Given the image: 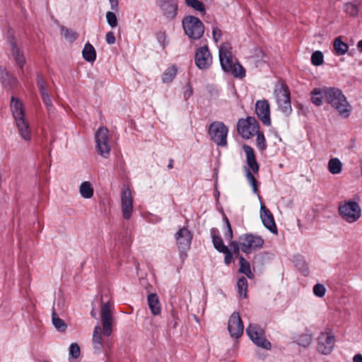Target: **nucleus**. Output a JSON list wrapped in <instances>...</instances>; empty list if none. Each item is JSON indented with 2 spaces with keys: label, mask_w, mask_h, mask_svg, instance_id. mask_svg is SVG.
Returning a JSON list of instances; mask_svg holds the SVG:
<instances>
[{
  "label": "nucleus",
  "mask_w": 362,
  "mask_h": 362,
  "mask_svg": "<svg viewBox=\"0 0 362 362\" xmlns=\"http://www.w3.org/2000/svg\"><path fill=\"white\" fill-rule=\"evenodd\" d=\"M212 56L207 46L198 48L195 52L194 63L201 70L208 69L212 64Z\"/></svg>",
  "instance_id": "14"
},
{
  "label": "nucleus",
  "mask_w": 362,
  "mask_h": 362,
  "mask_svg": "<svg viewBox=\"0 0 362 362\" xmlns=\"http://www.w3.org/2000/svg\"><path fill=\"white\" fill-rule=\"evenodd\" d=\"M274 94L278 108L286 115L292 112L291 94L288 86L283 81L279 82L274 88Z\"/></svg>",
  "instance_id": "3"
},
{
  "label": "nucleus",
  "mask_w": 362,
  "mask_h": 362,
  "mask_svg": "<svg viewBox=\"0 0 362 362\" xmlns=\"http://www.w3.org/2000/svg\"><path fill=\"white\" fill-rule=\"evenodd\" d=\"M162 15L168 21L175 18L177 15L178 6L174 0H156Z\"/></svg>",
  "instance_id": "16"
},
{
  "label": "nucleus",
  "mask_w": 362,
  "mask_h": 362,
  "mask_svg": "<svg viewBox=\"0 0 362 362\" xmlns=\"http://www.w3.org/2000/svg\"><path fill=\"white\" fill-rule=\"evenodd\" d=\"M149 309L153 315H159L161 313V305L156 293H151L147 297Z\"/></svg>",
  "instance_id": "26"
},
{
  "label": "nucleus",
  "mask_w": 362,
  "mask_h": 362,
  "mask_svg": "<svg viewBox=\"0 0 362 362\" xmlns=\"http://www.w3.org/2000/svg\"><path fill=\"white\" fill-rule=\"evenodd\" d=\"M264 244V239L257 235L245 233L240 236V249L247 255L261 249Z\"/></svg>",
  "instance_id": "5"
},
{
  "label": "nucleus",
  "mask_w": 362,
  "mask_h": 362,
  "mask_svg": "<svg viewBox=\"0 0 362 362\" xmlns=\"http://www.w3.org/2000/svg\"><path fill=\"white\" fill-rule=\"evenodd\" d=\"M177 74V68L175 65H172L165 70L162 76V81L164 83L172 82Z\"/></svg>",
  "instance_id": "33"
},
{
  "label": "nucleus",
  "mask_w": 362,
  "mask_h": 362,
  "mask_svg": "<svg viewBox=\"0 0 362 362\" xmlns=\"http://www.w3.org/2000/svg\"><path fill=\"white\" fill-rule=\"evenodd\" d=\"M15 124L22 139L26 142L30 141L32 139V130L26 117L16 119Z\"/></svg>",
  "instance_id": "21"
},
{
  "label": "nucleus",
  "mask_w": 362,
  "mask_h": 362,
  "mask_svg": "<svg viewBox=\"0 0 362 362\" xmlns=\"http://www.w3.org/2000/svg\"><path fill=\"white\" fill-rule=\"evenodd\" d=\"M37 84L45 105L49 108L52 106V102L48 91L46 90L42 76L37 75Z\"/></svg>",
  "instance_id": "27"
},
{
  "label": "nucleus",
  "mask_w": 362,
  "mask_h": 362,
  "mask_svg": "<svg viewBox=\"0 0 362 362\" xmlns=\"http://www.w3.org/2000/svg\"><path fill=\"white\" fill-rule=\"evenodd\" d=\"M185 33L191 40L200 39L204 33V25L203 23L194 16H187L182 21Z\"/></svg>",
  "instance_id": "4"
},
{
  "label": "nucleus",
  "mask_w": 362,
  "mask_h": 362,
  "mask_svg": "<svg viewBox=\"0 0 362 362\" xmlns=\"http://www.w3.org/2000/svg\"><path fill=\"white\" fill-rule=\"evenodd\" d=\"M219 61L224 72L229 71L234 64L232 55V47L229 42L223 43L218 50Z\"/></svg>",
  "instance_id": "15"
},
{
  "label": "nucleus",
  "mask_w": 362,
  "mask_h": 362,
  "mask_svg": "<svg viewBox=\"0 0 362 362\" xmlns=\"http://www.w3.org/2000/svg\"><path fill=\"white\" fill-rule=\"evenodd\" d=\"M223 221L225 222L226 226H227L228 224H230V222H229L228 218H227V216L225 214H223Z\"/></svg>",
  "instance_id": "59"
},
{
  "label": "nucleus",
  "mask_w": 362,
  "mask_h": 362,
  "mask_svg": "<svg viewBox=\"0 0 362 362\" xmlns=\"http://www.w3.org/2000/svg\"><path fill=\"white\" fill-rule=\"evenodd\" d=\"M311 102L316 106H320L323 103L324 88H315L310 92Z\"/></svg>",
  "instance_id": "30"
},
{
  "label": "nucleus",
  "mask_w": 362,
  "mask_h": 362,
  "mask_svg": "<svg viewBox=\"0 0 362 362\" xmlns=\"http://www.w3.org/2000/svg\"><path fill=\"white\" fill-rule=\"evenodd\" d=\"M62 35L64 37V38L69 42H73L78 38V34L66 27L62 26L61 28Z\"/></svg>",
  "instance_id": "41"
},
{
  "label": "nucleus",
  "mask_w": 362,
  "mask_h": 362,
  "mask_svg": "<svg viewBox=\"0 0 362 362\" xmlns=\"http://www.w3.org/2000/svg\"><path fill=\"white\" fill-rule=\"evenodd\" d=\"M0 80L1 81L2 83L4 86H11V82L10 81L11 78H10L8 72L6 70V69H4L1 66H0ZM11 80L13 82L16 81V79L14 78H12Z\"/></svg>",
  "instance_id": "42"
},
{
  "label": "nucleus",
  "mask_w": 362,
  "mask_h": 362,
  "mask_svg": "<svg viewBox=\"0 0 362 362\" xmlns=\"http://www.w3.org/2000/svg\"><path fill=\"white\" fill-rule=\"evenodd\" d=\"M243 148L246 156V163L247 165V167L244 168L245 176L249 183L252 185L254 193L257 194L258 192L257 181L253 175V173H258L259 169V164L256 159L255 151L251 146L244 144Z\"/></svg>",
  "instance_id": "2"
},
{
  "label": "nucleus",
  "mask_w": 362,
  "mask_h": 362,
  "mask_svg": "<svg viewBox=\"0 0 362 362\" xmlns=\"http://www.w3.org/2000/svg\"><path fill=\"white\" fill-rule=\"evenodd\" d=\"M239 272L245 274L250 279L252 278L253 274L251 272L249 262H247L243 257L240 256L239 259Z\"/></svg>",
  "instance_id": "37"
},
{
  "label": "nucleus",
  "mask_w": 362,
  "mask_h": 362,
  "mask_svg": "<svg viewBox=\"0 0 362 362\" xmlns=\"http://www.w3.org/2000/svg\"><path fill=\"white\" fill-rule=\"evenodd\" d=\"M175 237L178 249L181 252V257L185 258L187 257L186 252L190 248L192 234L187 228L182 227L175 233Z\"/></svg>",
  "instance_id": "12"
},
{
  "label": "nucleus",
  "mask_w": 362,
  "mask_h": 362,
  "mask_svg": "<svg viewBox=\"0 0 362 362\" xmlns=\"http://www.w3.org/2000/svg\"><path fill=\"white\" fill-rule=\"evenodd\" d=\"M110 8L115 11H117L119 9V1L118 0H109Z\"/></svg>",
  "instance_id": "55"
},
{
  "label": "nucleus",
  "mask_w": 362,
  "mask_h": 362,
  "mask_svg": "<svg viewBox=\"0 0 362 362\" xmlns=\"http://www.w3.org/2000/svg\"><path fill=\"white\" fill-rule=\"evenodd\" d=\"M112 309L113 304L110 300L101 305V322L103 325V334L106 337H110L112 332Z\"/></svg>",
  "instance_id": "11"
},
{
  "label": "nucleus",
  "mask_w": 362,
  "mask_h": 362,
  "mask_svg": "<svg viewBox=\"0 0 362 362\" xmlns=\"http://www.w3.org/2000/svg\"><path fill=\"white\" fill-rule=\"evenodd\" d=\"M106 19L108 25L111 28H115L117 26V18L115 13L112 11H107L106 13Z\"/></svg>",
  "instance_id": "47"
},
{
  "label": "nucleus",
  "mask_w": 362,
  "mask_h": 362,
  "mask_svg": "<svg viewBox=\"0 0 362 362\" xmlns=\"http://www.w3.org/2000/svg\"><path fill=\"white\" fill-rule=\"evenodd\" d=\"M311 62L315 66H320L324 62V55L321 51H315L311 55Z\"/></svg>",
  "instance_id": "43"
},
{
  "label": "nucleus",
  "mask_w": 362,
  "mask_h": 362,
  "mask_svg": "<svg viewBox=\"0 0 362 362\" xmlns=\"http://www.w3.org/2000/svg\"><path fill=\"white\" fill-rule=\"evenodd\" d=\"M218 233V230L216 228L211 229L213 245L216 250L221 252L228 249V247L224 245L221 237Z\"/></svg>",
  "instance_id": "28"
},
{
  "label": "nucleus",
  "mask_w": 362,
  "mask_h": 362,
  "mask_svg": "<svg viewBox=\"0 0 362 362\" xmlns=\"http://www.w3.org/2000/svg\"><path fill=\"white\" fill-rule=\"evenodd\" d=\"M43 362H49V361H43Z\"/></svg>",
  "instance_id": "63"
},
{
  "label": "nucleus",
  "mask_w": 362,
  "mask_h": 362,
  "mask_svg": "<svg viewBox=\"0 0 362 362\" xmlns=\"http://www.w3.org/2000/svg\"><path fill=\"white\" fill-rule=\"evenodd\" d=\"M333 47L334 53L337 56L345 54L349 49V45L341 40V37L335 38L333 42Z\"/></svg>",
  "instance_id": "29"
},
{
  "label": "nucleus",
  "mask_w": 362,
  "mask_h": 362,
  "mask_svg": "<svg viewBox=\"0 0 362 362\" xmlns=\"http://www.w3.org/2000/svg\"><path fill=\"white\" fill-rule=\"evenodd\" d=\"M173 165H174V160L173 158H170L169 159V162H168V169H172L173 168Z\"/></svg>",
  "instance_id": "58"
},
{
  "label": "nucleus",
  "mask_w": 362,
  "mask_h": 362,
  "mask_svg": "<svg viewBox=\"0 0 362 362\" xmlns=\"http://www.w3.org/2000/svg\"><path fill=\"white\" fill-rule=\"evenodd\" d=\"M9 43L11 46V54L16 61V65L23 69V65L25 62V59L23 52L17 46L13 37L9 39Z\"/></svg>",
  "instance_id": "23"
},
{
  "label": "nucleus",
  "mask_w": 362,
  "mask_h": 362,
  "mask_svg": "<svg viewBox=\"0 0 362 362\" xmlns=\"http://www.w3.org/2000/svg\"><path fill=\"white\" fill-rule=\"evenodd\" d=\"M246 333L257 346L266 350L271 349V343L265 338L264 331L258 325L250 324L246 329Z\"/></svg>",
  "instance_id": "8"
},
{
  "label": "nucleus",
  "mask_w": 362,
  "mask_h": 362,
  "mask_svg": "<svg viewBox=\"0 0 362 362\" xmlns=\"http://www.w3.org/2000/svg\"><path fill=\"white\" fill-rule=\"evenodd\" d=\"M357 47L360 50V52H362V40L358 41L357 44Z\"/></svg>",
  "instance_id": "60"
},
{
  "label": "nucleus",
  "mask_w": 362,
  "mask_h": 362,
  "mask_svg": "<svg viewBox=\"0 0 362 362\" xmlns=\"http://www.w3.org/2000/svg\"><path fill=\"white\" fill-rule=\"evenodd\" d=\"M9 43L11 46V54L16 61V65L23 69V65L25 62V59L23 52L17 46L13 37L9 39Z\"/></svg>",
  "instance_id": "22"
},
{
  "label": "nucleus",
  "mask_w": 362,
  "mask_h": 362,
  "mask_svg": "<svg viewBox=\"0 0 362 362\" xmlns=\"http://www.w3.org/2000/svg\"><path fill=\"white\" fill-rule=\"evenodd\" d=\"M11 111L14 120L25 117L23 103L14 97L11 98Z\"/></svg>",
  "instance_id": "24"
},
{
  "label": "nucleus",
  "mask_w": 362,
  "mask_h": 362,
  "mask_svg": "<svg viewBox=\"0 0 362 362\" xmlns=\"http://www.w3.org/2000/svg\"><path fill=\"white\" fill-rule=\"evenodd\" d=\"M193 93L192 88L190 87L187 91L185 93V97L188 98L190 97Z\"/></svg>",
  "instance_id": "57"
},
{
  "label": "nucleus",
  "mask_w": 362,
  "mask_h": 362,
  "mask_svg": "<svg viewBox=\"0 0 362 362\" xmlns=\"http://www.w3.org/2000/svg\"><path fill=\"white\" fill-rule=\"evenodd\" d=\"M221 253H223L225 255L224 257V262L226 265H229L233 259V255L230 251V250L228 248L225 250L224 251L221 252Z\"/></svg>",
  "instance_id": "51"
},
{
  "label": "nucleus",
  "mask_w": 362,
  "mask_h": 362,
  "mask_svg": "<svg viewBox=\"0 0 362 362\" xmlns=\"http://www.w3.org/2000/svg\"><path fill=\"white\" fill-rule=\"evenodd\" d=\"M228 132V127L222 122H214L209 127V134L211 140L220 146H227Z\"/></svg>",
  "instance_id": "7"
},
{
  "label": "nucleus",
  "mask_w": 362,
  "mask_h": 362,
  "mask_svg": "<svg viewBox=\"0 0 362 362\" xmlns=\"http://www.w3.org/2000/svg\"><path fill=\"white\" fill-rule=\"evenodd\" d=\"M325 287L321 284H317L313 287V293L317 297H323L325 294Z\"/></svg>",
  "instance_id": "48"
},
{
  "label": "nucleus",
  "mask_w": 362,
  "mask_h": 362,
  "mask_svg": "<svg viewBox=\"0 0 362 362\" xmlns=\"http://www.w3.org/2000/svg\"><path fill=\"white\" fill-rule=\"evenodd\" d=\"M83 57L88 62H93L96 59V52L95 48L90 43H86L82 52Z\"/></svg>",
  "instance_id": "32"
},
{
  "label": "nucleus",
  "mask_w": 362,
  "mask_h": 362,
  "mask_svg": "<svg viewBox=\"0 0 362 362\" xmlns=\"http://www.w3.org/2000/svg\"><path fill=\"white\" fill-rule=\"evenodd\" d=\"M52 324L54 327L59 332H64L67 327L66 325L58 315L53 308L52 313Z\"/></svg>",
  "instance_id": "38"
},
{
  "label": "nucleus",
  "mask_w": 362,
  "mask_h": 362,
  "mask_svg": "<svg viewBox=\"0 0 362 362\" xmlns=\"http://www.w3.org/2000/svg\"><path fill=\"white\" fill-rule=\"evenodd\" d=\"M313 337L310 334H303L299 336L297 342L300 346L308 347L312 342Z\"/></svg>",
  "instance_id": "44"
},
{
  "label": "nucleus",
  "mask_w": 362,
  "mask_h": 362,
  "mask_svg": "<svg viewBox=\"0 0 362 362\" xmlns=\"http://www.w3.org/2000/svg\"><path fill=\"white\" fill-rule=\"evenodd\" d=\"M257 141L256 144L259 150L264 151L267 148V142L264 134L259 132L256 134Z\"/></svg>",
  "instance_id": "46"
},
{
  "label": "nucleus",
  "mask_w": 362,
  "mask_h": 362,
  "mask_svg": "<svg viewBox=\"0 0 362 362\" xmlns=\"http://www.w3.org/2000/svg\"><path fill=\"white\" fill-rule=\"evenodd\" d=\"M185 4L187 6L194 8L202 14L206 13L204 4L199 0H185Z\"/></svg>",
  "instance_id": "39"
},
{
  "label": "nucleus",
  "mask_w": 362,
  "mask_h": 362,
  "mask_svg": "<svg viewBox=\"0 0 362 362\" xmlns=\"http://www.w3.org/2000/svg\"><path fill=\"white\" fill-rule=\"evenodd\" d=\"M226 227V232L225 233V238L230 241L233 239V230L230 224H228Z\"/></svg>",
  "instance_id": "54"
},
{
  "label": "nucleus",
  "mask_w": 362,
  "mask_h": 362,
  "mask_svg": "<svg viewBox=\"0 0 362 362\" xmlns=\"http://www.w3.org/2000/svg\"><path fill=\"white\" fill-rule=\"evenodd\" d=\"M229 69L226 73L231 74L234 78L242 79L245 76V69L238 61L235 62L234 64Z\"/></svg>",
  "instance_id": "31"
},
{
  "label": "nucleus",
  "mask_w": 362,
  "mask_h": 362,
  "mask_svg": "<svg viewBox=\"0 0 362 362\" xmlns=\"http://www.w3.org/2000/svg\"><path fill=\"white\" fill-rule=\"evenodd\" d=\"M259 124L253 117L240 119L238 122L237 129L243 138L248 139L257 134L259 132Z\"/></svg>",
  "instance_id": "9"
},
{
  "label": "nucleus",
  "mask_w": 362,
  "mask_h": 362,
  "mask_svg": "<svg viewBox=\"0 0 362 362\" xmlns=\"http://www.w3.org/2000/svg\"><path fill=\"white\" fill-rule=\"evenodd\" d=\"M93 347L95 353H101L103 349V343L102 339V329L99 325L94 327L93 333Z\"/></svg>",
  "instance_id": "25"
},
{
  "label": "nucleus",
  "mask_w": 362,
  "mask_h": 362,
  "mask_svg": "<svg viewBox=\"0 0 362 362\" xmlns=\"http://www.w3.org/2000/svg\"><path fill=\"white\" fill-rule=\"evenodd\" d=\"M345 12L352 17H356L358 15V4L349 2L344 5Z\"/></svg>",
  "instance_id": "40"
},
{
  "label": "nucleus",
  "mask_w": 362,
  "mask_h": 362,
  "mask_svg": "<svg viewBox=\"0 0 362 362\" xmlns=\"http://www.w3.org/2000/svg\"><path fill=\"white\" fill-rule=\"evenodd\" d=\"M353 362H362V354H356L353 358Z\"/></svg>",
  "instance_id": "56"
},
{
  "label": "nucleus",
  "mask_w": 362,
  "mask_h": 362,
  "mask_svg": "<svg viewBox=\"0 0 362 362\" xmlns=\"http://www.w3.org/2000/svg\"><path fill=\"white\" fill-rule=\"evenodd\" d=\"M173 315L174 317H176L175 313L174 312H173Z\"/></svg>",
  "instance_id": "62"
},
{
  "label": "nucleus",
  "mask_w": 362,
  "mask_h": 362,
  "mask_svg": "<svg viewBox=\"0 0 362 362\" xmlns=\"http://www.w3.org/2000/svg\"><path fill=\"white\" fill-rule=\"evenodd\" d=\"M260 217L264 227L271 233L277 234L278 230L272 212L263 204L260 208Z\"/></svg>",
  "instance_id": "20"
},
{
  "label": "nucleus",
  "mask_w": 362,
  "mask_h": 362,
  "mask_svg": "<svg viewBox=\"0 0 362 362\" xmlns=\"http://www.w3.org/2000/svg\"><path fill=\"white\" fill-rule=\"evenodd\" d=\"M108 134L109 131L106 127H100L95 133L96 148L98 154L103 158H107L110 153Z\"/></svg>",
  "instance_id": "10"
},
{
  "label": "nucleus",
  "mask_w": 362,
  "mask_h": 362,
  "mask_svg": "<svg viewBox=\"0 0 362 362\" xmlns=\"http://www.w3.org/2000/svg\"><path fill=\"white\" fill-rule=\"evenodd\" d=\"M105 40L108 45H113L115 43L116 39L115 34L112 31L107 33L105 35Z\"/></svg>",
  "instance_id": "52"
},
{
  "label": "nucleus",
  "mask_w": 362,
  "mask_h": 362,
  "mask_svg": "<svg viewBox=\"0 0 362 362\" xmlns=\"http://www.w3.org/2000/svg\"><path fill=\"white\" fill-rule=\"evenodd\" d=\"M247 280L245 277H240L237 282V288L239 296L241 298H247Z\"/></svg>",
  "instance_id": "36"
},
{
  "label": "nucleus",
  "mask_w": 362,
  "mask_h": 362,
  "mask_svg": "<svg viewBox=\"0 0 362 362\" xmlns=\"http://www.w3.org/2000/svg\"><path fill=\"white\" fill-rule=\"evenodd\" d=\"M335 343L334 335L331 332H322L317 337V350L323 355L329 354Z\"/></svg>",
  "instance_id": "13"
},
{
  "label": "nucleus",
  "mask_w": 362,
  "mask_h": 362,
  "mask_svg": "<svg viewBox=\"0 0 362 362\" xmlns=\"http://www.w3.org/2000/svg\"><path fill=\"white\" fill-rule=\"evenodd\" d=\"M69 357L77 359L81 354V349L77 343H72L69 346Z\"/></svg>",
  "instance_id": "45"
},
{
  "label": "nucleus",
  "mask_w": 362,
  "mask_h": 362,
  "mask_svg": "<svg viewBox=\"0 0 362 362\" xmlns=\"http://www.w3.org/2000/svg\"><path fill=\"white\" fill-rule=\"evenodd\" d=\"M228 329L232 337L238 338L243 334L244 326L238 313H233L228 322Z\"/></svg>",
  "instance_id": "19"
},
{
  "label": "nucleus",
  "mask_w": 362,
  "mask_h": 362,
  "mask_svg": "<svg viewBox=\"0 0 362 362\" xmlns=\"http://www.w3.org/2000/svg\"><path fill=\"white\" fill-rule=\"evenodd\" d=\"M324 97L326 102L335 108L341 117L349 116L351 106L340 89L334 87H324Z\"/></svg>",
  "instance_id": "1"
},
{
  "label": "nucleus",
  "mask_w": 362,
  "mask_h": 362,
  "mask_svg": "<svg viewBox=\"0 0 362 362\" xmlns=\"http://www.w3.org/2000/svg\"><path fill=\"white\" fill-rule=\"evenodd\" d=\"M212 36L215 42H218L219 40L221 38L222 32L221 30L218 27L214 26L212 28Z\"/></svg>",
  "instance_id": "50"
},
{
  "label": "nucleus",
  "mask_w": 362,
  "mask_h": 362,
  "mask_svg": "<svg viewBox=\"0 0 362 362\" xmlns=\"http://www.w3.org/2000/svg\"><path fill=\"white\" fill-rule=\"evenodd\" d=\"M339 214L346 222L351 223L361 217V209L356 202H344L339 207Z\"/></svg>",
  "instance_id": "6"
},
{
  "label": "nucleus",
  "mask_w": 362,
  "mask_h": 362,
  "mask_svg": "<svg viewBox=\"0 0 362 362\" xmlns=\"http://www.w3.org/2000/svg\"><path fill=\"white\" fill-rule=\"evenodd\" d=\"M328 170L333 175L339 174L342 170V163L337 158H331L328 162Z\"/></svg>",
  "instance_id": "34"
},
{
  "label": "nucleus",
  "mask_w": 362,
  "mask_h": 362,
  "mask_svg": "<svg viewBox=\"0 0 362 362\" xmlns=\"http://www.w3.org/2000/svg\"><path fill=\"white\" fill-rule=\"evenodd\" d=\"M156 38L163 47H165L168 45L166 33L165 32L160 31L156 33Z\"/></svg>",
  "instance_id": "49"
},
{
  "label": "nucleus",
  "mask_w": 362,
  "mask_h": 362,
  "mask_svg": "<svg viewBox=\"0 0 362 362\" xmlns=\"http://www.w3.org/2000/svg\"><path fill=\"white\" fill-rule=\"evenodd\" d=\"M121 207L123 218L129 219L133 213V198L128 187H123L122 189Z\"/></svg>",
  "instance_id": "17"
},
{
  "label": "nucleus",
  "mask_w": 362,
  "mask_h": 362,
  "mask_svg": "<svg viewBox=\"0 0 362 362\" xmlns=\"http://www.w3.org/2000/svg\"><path fill=\"white\" fill-rule=\"evenodd\" d=\"M79 192L81 197L85 199H90L93 195V188L88 181H85L81 184Z\"/></svg>",
  "instance_id": "35"
},
{
  "label": "nucleus",
  "mask_w": 362,
  "mask_h": 362,
  "mask_svg": "<svg viewBox=\"0 0 362 362\" xmlns=\"http://www.w3.org/2000/svg\"><path fill=\"white\" fill-rule=\"evenodd\" d=\"M255 112L264 125L269 126L271 124L270 107L267 100H260L256 102Z\"/></svg>",
  "instance_id": "18"
},
{
  "label": "nucleus",
  "mask_w": 362,
  "mask_h": 362,
  "mask_svg": "<svg viewBox=\"0 0 362 362\" xmlns=\"http://www.w3.org/2000/svg\"><path fill=\"white\" fill-rule=\"evenodd\" d=\"M229 245L231 247V249L233 250L234 254H235V255L239 254V251H240V241L239 242L232 241V240H231L230 241Z\"/></svg>",
  "instance_id": "53"
},
{
  "label": "nucleus",
  "mask_w": 362,
  "mask_h": 362,
  "mask_svg": "<svg viewBox=\"0 0 362 362\" xmlns=\"http://www.w3.org/2000/svg\"><path fill=\"white\" fill-rule=\"evenodd\" d=\"M90 315L93 317H96V313L94 310H92V311L90 312Z\"/></svg>",
  "instance_id": "61"
}]
</instances>
